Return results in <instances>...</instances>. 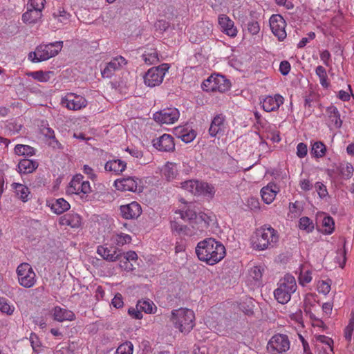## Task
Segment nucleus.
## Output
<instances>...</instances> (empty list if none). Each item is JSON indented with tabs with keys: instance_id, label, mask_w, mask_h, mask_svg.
Masks as SVG:
<instances>
[{
	"instance_id": "nucleus-48",
	"label": "nucleus",
	"mask_w": 354,
	"mask_h": 354,
	"mask_svg": "<svg viewBox=\"0 0 354 354\" xmlns=\"http://www.w3.org/2000/svg\"><path fill=\"white\" fill-rule=\"evenodd\" d=\"M29 339L33 351L36 353H39L41 344L37 335L35 333H31Z\"/></svg>"
},
{
	"instance_id": "nucleus-57",
	"label": "nucleus",
	"mask_w": 354,
	"mask_h": 354,
	"mask_svg": "<svg viewBox=\"0 0 354 354\" xmlns=\"http://www.w3.org/2000/svg\"><path fill=\"white\" fill-rule=\"evenodd\" d=\"M248 30L252 35H257L260 30V26L257 21L252 20L248 24Z\"/></svg>"
},
{
	"instance_id": "nucleus-15",
	"label": "nucleus",
	"mask_w": 354,
	"mask_h": 354,
	"mask_svg": "<svg viewBox=\"0 0 354 354\" xmlns=\"http://www.w3.org/2000/svg\"><path fill=\"white\" fill-rule=\"evenodd\" d=\"M283 96L276 94L274 96H266L261 101V104L265 111L271 112L278 110L279 106L283 104Z\"/></svg>"
},
{
	"instance_id": "nucleus-17",
	"label": "nucleus",
	"mask_w": 354,
	"mask_h": 354,
	"mask_svg": "<svg viewBox=\"0 0 354 354\" xmlns=\"http://www.w3.org/2000/svg\"><path fill=\"white\" fill-rule=\"evenodd\" d=\"M120 213L125 219L137 218L142 213V208L137 202L120 206Z\"/></svg>"
},
{
	"instance_id": "nucleus-8",
	"label": "nucleus",
	"mask_w": 354,
	"mask_h": 354,
	"mask_svg": "<svg viewBox=\"0 0 354 354\" xmlns=\"http://www.w3.org/2000/svg\"><path fill=\"white\" fill-rule=\"evenodd\" d=\"M168 69L169 66L167 64H163L157 67L151 68L144 76L145 84L149 87L160 85Z\"/></svg>"
},
{
	"instance_id": "nucleus-9",
	"label": "nucleus",
	"mask_w": 354,
	"mask_h": 354,
	"mask_svg": "<svg viewBox=\"0 0 354 354\" xmlns=\"http://www.w3.org/2000/svg\"><path fill=\"white\" fill-rule=\"evenodd\" d=\"M268 351L271 354H280L286 352L290 348V341L286 335H274L268 342Z\"/></svg>"
},
{
	"instance_id": "nucleus-2",
	"label": "nucleus",
	"mask_w": 354,
	"mask_h": 354,
	"mask_svg": "<svg viewBox=\"0 0 354 354\" xmlns=\"http://www.w3.org/2000/svg\"><path fill=\"white\" fill-rule=\"evenodd\" d=\"M279 241V235L273 227L264 225L255 232L252 239V246L256 250L261 251L273 248Z\"/></svg>"
},
{
	"instance_id": "nucleus-13",
	"label": "nucleus",
	"mask_w": 354,
	"mask_h": 354,
	"mask_svg": "<svg viewBox=\"0 0 354 354\" xmlns=\"http://www.w3.org/2000/svg\"><path fill=\"white\" fill-rule=\"evenodd\" d=\"M270 26L272 33L279 41L286 38L287 34L285 30L286 22L280 15H272L270 18Z\"/></svg>"
},
{
	"instance_id": "nucleus-54",
	"label": "nucleus",
	"mask_w": 354,
	"mask_h": 354,
	"mask_svg": "<svg viewBox=\"0 0 354 354\" xmlns=\"http://www.w3.org/2000/svg\"><path fill=\"white\" fill-rule=\"evenodd\" d=\"M196 136V132L192 128L188 129V132L181 135L180 140L185 143H189L193 141Z\"/></svg>"
},
{
	"instance_id": "nucleus-12",
	"label": "nucleus",
	"mask_w": 354,
	"mask_h": 354,
	"mask_svg": "<svg viewBox=\"0 0 354 354\" xmlns=\"http://www.w3.org/2000/svg\"><path fill=\"white\" fill-rule=\"evenodd\" d=\"M179 111L174 107H169L157 111L153 114V120L160 124H173L179 118Z\"/></svg>"
},
{
	"instance_id": "nucleus-20",
	"label": "nucleus",
	"mask_w": 354,
	"mask_h": 354,
	"mask_svg": "<svg viewBox=\"0 0 354 354\" xmlns=\"http://www.w3.org/2000/svg\"><path fill=\"white\" fill-rule=\"evenodd\" d=\"M50 314L53 319L59 322L73 321L75 319V315L73 311L58 306L51 309Z\"/></svg>"
},
{
	"instance_id": "nucleus-37",
	"label": "nucleus",
	"mask_w": 354,
	"mask_h": 354,
	"mask_svg": "<svg viewBox=\"0 0 354 354\" xmlns=\"http://www.w3.org/2000/svg\"><path fill=\"white\" fill-rule=\"evenodd\" d=\"M199 183L200 182L198 180H186L185 182H182L180 184H181V187L183 189H184L185 190H186L194 195H198Z\"/></svg>"
},
{
	"instance_id": "nucleus-7",
	"label": "nucleus",
	"mask_w": 354,
	"mask_h": 354,
	"mask_svg": "<svg viewBox=\"0 0 354 354\" xmlns=\"http://www.w3.org/2000/svg\"><path fill=\"white\" fill-rule=\"evenodd\" d=\"M19 283L26 288L35 286L37 281L36 274L29 263H22L17 268Z\"/></svg>"
},
{
	"instance_id": "nucleus-45",
	"label": "nucleus",
	"mask_w": 354,
	"mask_h": 354,
	"mask_svg": "<svg viewBox=\"0 0 354 354\" xmlns=\"http://www.w3.org/2000/svg\"><path fill=\"white\" fill-rule=\"evenodd\" d=\"M176 214H178L180 218L185 221H192L196 218V214L194 211L187 209L186 210L176 211Z\"/></svg>"
},
{
	"instance_id": "nucleus-50",
	"label": "nucleus",
	"mask_w": 354,
	"mask_h": 354,
	"mask_svg": "<svg viewBox=\"0 0 354 354\" xmlns=\"http://www.w3.org/2000/svg\"><path fill=\"white\" fill-rule=\"evenodd\" d=\"M354 330V319L352 318L349 320L348 325L344 329V337L348 342L351 341L352 334Z\"/></svg>"
},
{
	"instance_id": "nucleus-34",
	"label": "nucleus",
	"mask_w": 354,
	"mask_h": 354,
	"mask_svg": "<svg viewBox=\"0 0 354 354\" xmlns=\"http://www.w3.org/2000/svg\"><path fill=\"white\" fill-rule=\"evenodd\" d=\"M138 308L145 313L153 314L156 312L157 307L153 301L149 300H140L138 301Z\"/></svg>"
},
{
	"instance_id": "nucleus-58",
	"label": "nucleus",
	"mask_w": 354,
	"mask_h": 354,
	"mask_svg": "<svg viewBox=\"0 0 354 354\" xmlns=\"http://www.w3.org/2000/svg\"><path fill=\"white\" fill-rule=\"evenodd\" d=\"M307 145L303 142H300L297 146V155L299 158H303L307 155Z\"/></svg>"
},
{
	"instance_id": "nucleus-14",
	"label": "nucleus",
	"mask_w": 354,
	"mask_h": 354,
	"mask_svg": "<svg viewBox=\"0 0 354 354\" xmlns=\"http://www.w3.org/2000/svg\"><path fill=\"white\" fill-rule=\"evenodd\" d=\"M127 64L125 59L122 56H118L112 59L106 64L105 68L102 71V75L105 78H110L115 71L120 70Z\"/></svg>"
},
{
	"instance_id": "nucleus-60",
	"label": "nucleus",
	"mask_w": 354,
	"mask_h": 354,
	"mask_svg": "<svg viewBox=\"0 0 354 354\" xmlns=\"http://www.w3.org/2000/svg\"><path fill=\"white\" fill-rule=\"evenodd\" d=\"M196 220L197 223L203 222L204 227H207L209 225V223L212 221L211 216L205 213H201L198 216H196Z\"/></svg>"
},
{
	"instance_id": "nucleus-24",
	"label": "nucleus",
	"mask_w": 354,
	"mask_h": 354,
	"mask_svg": "<svg viewBox=\"0 0 354 354\" xmlns=\"http://www.w3.org/2000/svg\"><path fill=\"white\" fill-rule=\"evenodd\" d=\"M71 15L65 11L64 9L59 8L53 12L51 21L54 25H56V28H59L63 25L67 24L70 21Z\"/></svg>"
},
{
	"instance_id": "nucleus-52",
	"label": "nucleus",
	"mask_w": 354,
	"mask_h": 354,
	"mask_svg": "<svg viewBox=\"0 0 354 354\" xmlns=\"http://www.w3.org/2000/svg\"><path fill=\"white\" fill-rule=\"evenodd\" d=\"M45 2V0H29L27 7L42 11L44 8Z\"/></svg>"
},
{
	"instance_id": "nucleus-30",
	"label": "nucleus",
	"mask_w": 354,
	"mask_h": 354,
	"mask_svg": "<svg viewBox=\"0 0 354 354\" xmlns=\"http://www.w3.org/2000/svg\"><path fill=\"white\" fill-rule=\"evenodd\" d=\"M70 207V204L63 198L56 199L51 204L52 211L57 214H61L68 210Z\"/></svg>"
},
{
	"instance_id": "nucleus-39",
	"label": "nucleus",
	"mask_w": 354,
	"mask_h": 354,
	"mask_svg": "<svg viewBox=\"0 0 354 354\" xmlns=\"http://www.w3.org/2000/svg\"><path fill=\"white\" fill-rule=\"evenodd\" d=\"M326 152V147L322 142H315L311 149V153L316 158L324 157Z\"/></svg>"
},
{
	"instance_id": "nucleus-28",
	"label": "nucleus",
	"mask_w": 354,
	"mask_h": 354,
	"mask_svg": "<svg viewBox=\"0 0 354 354\" xmlns=\"http://www.w3.org/2000/svg\"><path fill=\"white\" fill-rule=\"evenodd\" d=\"M42 17V11L36 9H31L27 7V11L22 15V20L24 23H37Z\"/></svg>"
},
{
	"instance_id": "nucleus-4",
	"label": "nucleus",
	"mask_w": 354,
	"mask_h": 354,
	"mask_svg": "<svg viewBox=\"0 0 354 354\" xmlns=\"http://www.w3.org/2000/svg\"><path fill=\"white\" fill-rule=\"evenodd\" d=\"M63 47V41H55L48 44H40L35 50L28 54V59L35 63L46 61L56 56Z\"/></svg>"
},
{
	"instance_id": "nucleus-36",
	"label": "nucleus",
	"mask_w": 354,
	"mask_h": 354,
	"mask_svg": "<svg viewBox=\"0 0 354 354\" xmlns=\"http://www.w3.org/2000/svg\"><path fill=\"white\" fill-rule=\"evenodd\" d=\"M144 62L149 64H154L159 62L158 54L156 50L150 49L149 51H145L142 55Z\"/></svg>"
},
{
	"instance_id": "nucleus-16",
	"label": "nucleus",
	"mask_w": 354,
	"mask_h": 354,
	"mask_svg": "<svg viewBox=\"0 0 354 354\" xmlns=\"http://www.w3.org/2000/svg\"><path fill=\"white\" fill-rule=\"evenodd\" d=\"M153 147L161 151H172L175 149V144L171 136L169 134H163L158 138L153 139Z\"/></svg>"
},
{
	"instance_id": "nucleus-10",
	"label": "nucleus",
	"mask_w": 354,
	"mask_h": 354,
	"mask_svg": "<svg viewBox=\"0 0 354 354\" xmlns=\"http://www.w3.org/2000/svg\"><path fill=\"white\" fill-rule=\"evenodd\" d=\"M141 180L135 176H128L117 179L114 181V187L118 191L121 192H141Z\"/></svg>"
},
{
	"instance_id": "nucleus-42",
	"label": "nucleus",
	"mask_w": 354,
	"mask_h": 354,
	"mask_svg": "<svg viewBox=\"0 0 354 354\" xmlns=\"http://www.w3.org/2000/svg\"><path fill=\"white\" fill-rule=\"evenodd\" d=\"M317 301L315 298L312 297L306 298L304 311L308 314L310 319H316L315 315L312 312L313 307L315 306Z\"/></svg>"
},
{
	"instance_id": "nucleus-26",
	"label": "nucleus",
	"mask_w": 354,
	"mask_h": 354,
	"mask_svg": "<svg viewBox=\"0 0 354 354\" xmlns=\"http://www.w3.org/2000/svg\"><path fill=\"white\" fill-rule=\"evenodd\" d=\"M225 118L222 114L216 115L212 120L209 133L212 137H215L218 133L224 130Z\"/></svg>"
},
{
	"instance_id": "nucleus-31",
	"label": "nucleus",
	"mask_w": 354,
	"mask_h": 354,
	"mask_svg": "<svg viewBox=\"0 0 354 354\" xmlns=\"http://www.w3.org/2000/svg\"><path fill=\"white\" fill-rule=\"evenodd\" d=\"M15 191L16 195L24 202L29 200L30 190L28 187L19 183H13L12 185Z\"/></svg>"
},
{
	"instance_id": "nucleus-40",
	"label": "nucleus",
	"mask_w": 354,
	"mask_h": 354,
	"mask_svg": "<svg viewBox=\"0 0 354 354\" xmlns=\"http://www.w3.org/2000/svg\"><path fill=\"white\" fill-rule=\"evenodd\" d=\"M353 167L351 163H342L339 167L340 175L344 179H349L353 174Z\"/></svg>"
},
{
	"instance_id": "nucleus-19",
	"label": "nucleus",
	"mask_w": 354,
	"mask_h": 354,
	"mask_svg": "<svg viewBox=\"0 0 354 354\" xmlns=\"http://www.w3.org/2000/svg\"><path fill=\"white\" fill-rule=\"evenodd\" d=\"M218 24L223 32L230 37H235L238 30L234 26V21L225 15H221L218 17Z\"/></svg>"
},
{
	"instance_id": "nucleus-22",
	"label": "nucleus",
	"mask_w": 354,
	"mask_h": 354,
	"mask_svg": "<svg viewBox=\"0 0 354 354\" xmlns=\"http://www.w3.org/2000/svg\"><path fill=\"white\" fill-rule=\"evenodd\" d=\"M280 191L279 186L274 183H270L261 189V195L263 201L266 204H270L274 200L276 195Z\"/></svg>"
},
{
	"instance_id": "nucleus-21",
	"label": "nucleus",
	"mask_w": 354,
	"mask_h": 354,
	"mask_svg": "<svg viewBox=\"0 0 354 354\" xmlns=\"http://www.w3.org/2000/svg\"><path fill=\"white\" fill-rule=\"evenodd\" d=\"M327 124L330 128L339 129L342 125V120L337 108L331 105L326 108Z\"/></svg>"
},
{
	"instance_id": "nucleus-6",
	"label": "nucleus",
	"mask_w": 354,
	"mask_h": 354,
	"mask_svg": "<svg viewBox=\"0 0 354 354\" xmlns=\"http://www.w3.org/2000/svg\"><path fill=\"white\" fill-rule=\"evenodd\" d=\"M230 82L221 75H212L203 81L202 88L207 92L224 93L230 88Z\"/></svg>"
},
{
	"instance_id": "nucleus-49",
	"label": "nucleus",
	"mask_w": 354,
	"mask_h": 354,
	"mask_svg": "<svg viewBox=\"0 0 354 354\" xmlns=\"http://www.w3.org/2000/svg\"><path fill=\"white\" fill-rule=\"evenodd\" d=\"M312 280L311 272L308 270H301L299 277V283L302 286L310 283Z\"/></svg>"
},
{
	"instance_id": "nucleus-29",
	"label": "nucleus",
	"mask_w": 354,
	"mask_h": 354,
	"mask_svg": "<svg viewBox=\"0 0 354 354\" xmlns=\"http://www.w3.org/2000/svg\"><path fill=\"white\" fill-rule=\"evenodd\" d=\"M264 268L261 266H254L248 270V279L254 281V285H259L261 281Z\"/></svg>"
},
{
	"instance_id": "nucleus-11",
	"label": "nucleus",
	"mask_w": 354,
	"mask_h": 354,
	"mask_svg": "<svg viewBox=\"0 0 354 354\" xmlns=\"http://www.w3.org/2000/svg\"><path fill=\"white\" fill-rule=\"evenodd\" d=\"M61 104L69 110L77 111L86 107L87 101L82 95L69 93L62 98Z\"/></svg>"
},
{
	"instance_id": "nucleus-32",
	"label": "nucleus",
	"mask_w": 354,
	"mask_h": 354,
	"mask_svg": "<svg viewBox=\"0 0 354 354\" xmlns=\"http://www.w3.org/2000/svg\"><path fill=\"white\" fill-rule=\"evenodd\" d=\"M162 172L167 180H172L178 175V165L176 163L167 162L165 165Z\"/></svg>"
},
{
	"instance_id": "nucleus-62",
	"label": "nucleus",
	"mask_w": 354,
	"mask_h": 354,
	"mask_svg": "<svg viewBox=\"0 0 354 354\" xmlns=\"http://www.w3.org/2000/svg\"><path fill=\"white\" fill-rule=\"evenodd\" d=\"M83 172L88 176V177L93 181L96 180L97 175L95 174L93 168L87 165H84L82 168Z\"/></svg>"
},
{
	"instance_id": "nucleus-33",
	"label": "nucleus",
	"mask_w": 354,
	"mask_h": 354,
	"mask_svg": "<svg viewBox=\"0 0 354 354\" xmlns=\"http://www.w3.org/2000/svg\"><path fill=\"white\" fill-rule=\"evenodd\" d=\"M83 180L84 176L82 174H76L74 176L69 183L66 192L69 194L77 193L79 191L80 185Z\"/></svg>"
},
{
	"instance_id": "nucleus-25",
	"label": "nucleus",
	"mask_w": 354,
	"mask_h": 354,
	"mask_svg": "<svg viewBox=\"0 0 354 354\" xmlns=\"http://www.w3.org/2000/svg\"><path fill=\"white\" fill-rule=\"evenodd\" d=\"M59 224L77 228L81 225V217L76 213H68L60 217Z\"/></svg>"
},
{
	"instance_id": "nucleus-44",
	"label": "nucleus",
	"mask_w": 354,
	"mask_h": 354,
	"mask_svg": "<svg viewBox=\"0 0 354 354\" xmlns=\"http://www.w3.org/2000/svg\"><path fill=\"white\" fill-rule=\"evenodd\" d=\"M133 345L131 342H126L118 346L116 354H133Z\"/></svg>"
},
{
	"instance_id": "nucleus-43",
	"label": "nucleus",
	"mask_w": 354,
	"mask_h": 354,
	"mask_svg": "<svg viewBox=\"0 0 354 354\" xmlns=\"http://www.w3.org/2000/svg\"><path fill=\"white\" fill-rule=\"evenodd\" d=\"M299 228L310 232L313 230L314 224L308 217L303 216L299 219Z\"/></svg>"
},
{
	"instance_id": "nucleus-41",
	"label": "nucleus",
	"mask_w": 354,
	"mask_h": 354,
	"mask_svg": "<svg viewBox=\"0 0 354 354\" xmlns=\"http://www.w3.org/2000/svg\"><path fill=\"white\" fill-rule=\"evenodd\" d=\"M51 74L52 72L50 71L44 72L42 71H38L30 73L29 76L39 82H46L50 80Z\"/></svg>"
},
{
	"instance_id": "nucleus-55",
	"label": "nucleus",
	"mask_w": 354,
	"mask_h": 354,
	"mask_svg": "<svg viewBox=\"0 0 354 354\" xmlns=\"http://www.w3.org/2000/svg\"><path fill=\"white\" fill-rule=\"evenodd\" d=\"M315 188L320 198H324L328 195L326 187L322 183L317 182L315 184Z\"/></svg>"
},
{
	"instance_id": "nucleus-23",
	"label": "nucleus",
	"mask_w": 354,
	"mask_h": 354,
	"mask_svg": "<svg viewBox=\"0 0 354 354\" xmlns=\"http://www.w3.org/2000/svg\"><path fill=\"white\" fill-rule=\"evenodd\" d=\"M127 169V162L120 159H113L104 165V170L115 175L121 174Z\"/></svg>"
},
{
	"instance_id": "nucleus-35",
	"label": "nucleus",
	"mask_w": 354,
	"mask_h": 354,
	"mask_svg": "<svg viewBox=\"0 0 354 354\" xmlns=\"http://www.w3.org/2000/svg\"><path fill=\"white\" fill-rule=\"evenodd\" d=\"M15 153L18 156H32L35 154V149L29 145H17Z\"/></svg>"
},
{
	"instance_id": "nucleus-59",
	"label": "nucleus",
	"mask_w": 354,
	"mask_h": 354,
	"mask_svg": "<svg viewBox=\"0 0 354 354\" xmlns=\"http://www.w3.org/2000/svg\"><path fill=\"white\" fill-rule=\"evenodd\" d=\"M140 309L138 308V304H136V308H130L128 310L129 315L133 319H140L142 318V314Z\"/></svg>"
},
{
	"instance_id": "nucleus-56",
	"label": "nucleus",
	"mask_w": 354,
	"mask_h": 354,
	"mask_svg": "<svg viewBox=\"0 0 354 354\" xmlns=\"http://www.w3.org/2000/svg\"><path fill=\"white\" fill-rule=\"evenodd\" d=\"M92 191L90 183L88 181L84 180L81 183L80 185L79 191L75 194H87L91 193Z\"/></svg>"
},
{
	"instance_id": "nucleus-64",
	"label": "nucleus",
	"mask_w": 354,
	"mask_h": 354,
	"mask_svg": "<svg viewBox=\"0 0 354 354\" xmlns=\"http://www.w3.org/2000/svg\"><path fill=\"white\" fill-rule=\"evenodd\" d=\"M192 129V127L187 124L184 126H179L174 129V134L178 138H181V135L185 134L188 132V129Z\"/></svg>"
},
{
	"instance_id": "nucleus-47",
	"label": "nucleus",
	"mask_w": 354,
	"mask_h": 354,
	"mask_svg": "<svg viewBox=\"0 0 354 354\" xmlns=\"http://www.w3.org/2000/svg\"><path fill=\"white\" fill-rule=\"evenodd\" d=\"M334 221L330 216H325L323 219V226L325 227L324 232L330 234L334 230Z\"/></svg>"
},
{
	"instance_id": "nucleus-18",
	"label": "nucleus",
	"mask_w": 354,
	"mask_h": 354,
	"mask_svg": "<svg viewBox=\"0 0 354 354\" xmlns=\"http://www.w3.org/2000/svg\"><path fill=\"white\" fill-rule=\"evenodd\" d=\"M97 253L104 260L114 262L120 259L122 253L117 248L113 247H107L106 245H100L97 248Z\"/></svg>"
},
{
	"instance_id": "nucleus-61",
	"label": "nucleus",
	"mask_w": 354,
	"mask_h": 354,
	"mask_svg": "<svg viewBox=\"0 0 354 354\" xmlns=\"http://www.w3.org/2000/svg\"><path fill=\"white\" fill-rule=\"evenodd\" d=\"M315 338L317 342L328 345L330 348H332L333 340L330 337L323 335H319L315 336Z\"/></svg>"
},
{
	"instance_id": "nucleus-46",
	"label": "nucleus",
	"mask_w": 354,
	"mask_h": 354,
	"mask_svg": "<svg viewBox=\"0 0 354 354\" xmlns=\"http://www.w3.org/2000/svg\"><path fill=\"white\" fill-rule=\"evenodd\" d=\"M14 306H10L7 302V299L6 298L0 297V310L2 313H6L7 315H12L14 312Z\"/></svg>"
},
{
	"instance_id": "nucleus-53",
	"label": "nucleus",
	"mask_w": 354,
	"mask_h": 354,
	"mask_svg": "<svg viewBox=\"0 0 354 354\" xmlns=\"http://www.w3.org/2000/svg\"><path fill=\"white\" fill-rule=\"evenodd\" d=\"M319 292L326 295L330 290V281H321L317 286Z\"/></svg>"
},
{
	"instance_id": "nucleus-27",
	"label": "nucleus",
	"mask_w": 354,
	"mask_h": 354,
	"mask_svg": "<svg viewBox=\"0 0 354 354\" xmlns=\"http://www.w3.org/2000/svg\"><path fill=\"white\" fill-rule=\"evenodd\" d=\"M38 167V162L29 159H22L18 164V171L20 174H30Z\"/></svg>"
},
{
	"instance_id": "nucleus-3",
	"label": "nucleus",
	"mask_w": 354,
	"mask_h": 354,
	"mask_svg": "<svg viewBox=\"0 0 354 354\" xmlns=\"http://www.w3.org/2000/svg\"><path fill=\"white\" fill-rule=\"evenodd\" d=\"M170 320L176 329L186 334L189 333L195 325V315L190 309L180 308L171 311Z\"/></svg>"
},
{
	"instance_id": "nucleus-63",
	"label": "nucleus",
	"mask_w": 354,
	"mask_h": 354,
	"mask_svg": "<svg viewBox=\"0 0 354 354\" xmlns=\"http://www.w3.org/2000/svg\"><path fill=\"white\" fill-rule=\"evenodd\" d=\"M131 261L124 258V259L120 261V267L126 271H132L135 268Z\"/></svg>"
},
{
	"instance_id": "nucleus-5",
	"label": "nucleus",
	"mask_w": 354,
	"mask_h": 354,
	"mask_svg": "<svg viewBox=\"0 0 354 354\" xmlns=\"http://www.w3.org/2000/svg\"><path fill=\"white\" fill-rule=\"evenodd\" d=\"M297 290L295 279L290 274H286L279 282L278 288L274 292L276 300L281 304H287L291 298V295Z\"/></svg>"
},
{
	"instance_id": "nucleus-1",
	"label": "nucleus",
	"mask_w": 354,
	"mask_h": 354,
	"mask_svg": "<svg viewBox=\"0 0 354 354\" xmlns=\"http://www.w3.org/2000/svg\"><path fill=\"white\" fill-rule=\"evenodd\" d=\"M196 254L199 260L213 266L225 257V248L221 242L213 238H207L198 243Z\"/></svg>"
},
{
	"instance_id": "nucleus-38",
	"label": "nucleus",
	"mask_w": 354,
	"mask_h": 354,
	"mask_svg": "<svg viewBox=\"0 0 354 354\" xmlns=\"http://www.w3.org/2000/svg\"><path fill=\"white\" fill-rule=\"evenodd\" d=\"M214 194L215 189L212 185L204 182L199 183L198 195H204L212 198L214 196Z\"/></svg>"
},
{
	"instance_id": "nucleus-51",
	"label": "nucleus",
	"mask_w": 354,
	"mask_h": 354,
	"mask_svg": "<svg viewBox=\"0 0 354 354\" xmlns=\"http://www.w3.org/2000/svg\"><path fill=\"white\" fill-rule=\"evenodd\" d=\"M131 241V236L126 234H117L115 238V241L118 245H124V244L130 243Z\"/></svg>"
}]
</instances>
